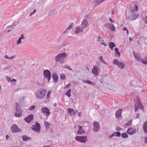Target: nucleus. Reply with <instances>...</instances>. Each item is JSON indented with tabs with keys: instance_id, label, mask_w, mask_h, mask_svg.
Listing matches in <instances>:
<instances>
[{
	"instance_id": "obj_27",
	"label": "nucleus",
	"mask_w": 147,
	"mask_h": 147,
	"mask_svg": "<svg viewBox=\"0 0 147 147\" xmlns=\"http://www.w3.org/2000/svg\"><path fill=\"white\" fill-rule=\"evenodd\" d=\"M145 59H142L141 62L143 64L147 65V57H145Z\"/></svg>"
},
{
	"instance_id": "obj_56",
	"label": "nucleus",
	"mask_w": 147,
	"mask_h": 147,
	"mask_svg": "<svg viewBox=\"0 0 147 147\" xmlns=\"http://www.w3.org/2000/svg\"><path fill=\"white\" fill-rule=\"evenodd\" d=\"M109 21H110L111 22L113 23V22H114L113 20H112L111 18H109Z\"/></svg>"
},
{
	"instance_id": "obj_60",
	"label": "nucleus",
	"mask_w": 147,
	"mask_h": 147,
	"mask_svg": "<svg viewBox=\"0 0 147 147\" xmlns=\"http://www.w3.org/2000/svg\"><path fill=\"white\" fill-rule=\"evenodd\" d=\"M139 116V115L138 114H137V116L136 117V119H138Z\"/></svg>"
},
{
	"instance_id": "obj_45",
	"label": "nucleus",
	"mask_w": 147,
	"mask_h": 147,
	"mask_svg": "<svg viewBox=\"0 0 147 147\" xmlns=\"http://www.w3.org/2000/svg\"><path fill=\"white\" fill-rule=\"evenodd\" d=\"M6 78L8 82H11V78L10 77H8L7 76H6Z\"/></svg>"
},
{
	"instance_id": "obj_38",
	"label": "nucleus",
	"mask_w": 147,
	"mask_h": 147,
	"mask_svg": "<svg viewBox=\"0 0 147 147\" xmlns=\"http://www.w3.org/2000/svg\"><path fill=\"white\" fill-rule=\"evenodd\" d=\"M65 68H66L67 69H68L70 70L71 71L72 70V69H71V68H70V67L69 66L67 65H65Z\"/></svg>"
},
{
	"instance_id": "obj_50",
	"label": "nucleus",
	"mask_w": 147,
	"mask_h": 147,
	"mask_svg": "<svg viewBox=\"0 0 147 147\" xmlns=\"http://www.w3.org/2000/svg\"><path fill=\"white\" fill-rule=\"evenodd\" d=\"M82 81L84 83L87 84L88 80H82Z\"/></svg>"
},
{
	"instance_id": "obj_48",
	"label": "nucleus",
	"mask_w": 147,
	"mask_h": 147,
	"mask_svg": "<svg viewBox=\"0 0 147 147\" xmlns=\"http://www.w3.org/2000/svg\"><path fill=\"white\" fill-rule=\"evenodd\" d=\"M101 37L100 36H98L97 38V41L98 42L100 41L101 40Z\"/></svg>"
},
{
	"instance_id": "obj_24",
	"label": "nucleus",
	"mask_w": 147,
	"mask_h": 147,
	"mask_svg": "<svg viewBox=\"0 0 147 147\" xmlns=\"http://www.w3.org/2000/svg\"><path fill=\"white\" fill-rule=\"evenodd\" d=\"M143 129L144 131L147 134V121L144 123L143 126Z\"/></svg>"
},
{
	"instance_id": "obj_8",
	"label": "nucleus",
	"mask_w": 147,
	"mask_h": 147,
	"mask_svg": "<svg viewBox=\"0 0 147 147\" xmlns=\"http://www.w3.org/2000/svg\"><path fill=\"white\" fill-rule=\"evenodd\" d=\"M42 113L44 116L48 117V116L51 114L49 110L46 107H43L41 109Z\"/></svg>"
},
{
	"instance_id": "obj_34",
	"label": "nucleus",
	"mask_w": 147,
	"mask_h": 147,
	"mask_svg": "<svg viewBox=\"0 0 147 147\" xmlns=\"http://www.w3.org/2000/svg\"><path fill=\"white\" fill-rule=\"evenodd\" d=\"M115 51L117 55H118L119 57L120 56V53L118 51V49L117 48L115 49Z\"/></svg>"
},
{
	"instance_id": "obj_53",
	"label": "nucleus",
	"mask_w": 147,
	"mask_h": 147,
	"mask_svg": "<svg viewBox=\"0 0 147 147\" xmlns=\"http://www.w3.org/2000/svg\"><path fill=\"white\" fill-rule=\"evenodd\" d=\"M122 30L124 31H126L127 30V28L125 27H123L122 28Z\"/></svg>"
},
{
	"instance_id": "obj_28",
	"label": "nucleus",
	"mask_w": 147,
	"mask_h": 147,
	"mask_svg": "<svg viewBox=\"0 0 147 147\" xmlns=\"http://www.w3.org/2000/svg\"><path fill=\"white\" fill-rule=\"evenodd\" d=\"M60 78L62 80H65L66 79L65 75L63 74H60Z\"/></svg>"
},
{
	"instance_id": "obj_46",
	"label": "nucleus",
	"mask_w": 147,
	"mask_h": 147,
	"mask_svg": "<svg viewBox=\"0 0 147 147\" xmlns=\"http://www.w3.org/2000/svg\"><path fill=\"white\" fill-rule=\"evenodd\" d=\"M36 10L35 9L34 11H33L32 12V13H31V12L30 13V16H31L34 13H35V12H36Z\"/></svg>"
},
{
	"instance_id": "obj_47",
	"label": "nucleus",
	"mask_w": 147,
	"mask_h": 147,
	"mask_svg": "<svg viewBox=\"0 0 147 147\" xmlns=\"http://www.w3.org/2000/svg\"><path fill=\"white\" fill-rule=\"evenodd\" d=\"M99 59L100 61L101 62L102 61L104 60L103 59V58L102 56H101L100 57Z\"/></svg>"
},
{
	"instance_id": "obj_51",
	"label": "nucleus",
	"mask_w": 147,
	"mask_h": 147,
	"mask_svg": "<svg viewBox=\"0 0 147 147\" xmlns=\"http://www.w3.org/2000/svg\"><path fill=\"white\" fill-rule=\"evenodd\" d=\"M88 17V15H86L84 17V20L86 19V20H87V18Z\"/></svg>"
},
{
	"instance_id": "obj_32",
	"label": "nucleus",
	"mask_w": 147,
	"mask_h": 147,
	"mask_svg": "<svg viewBox=\"0 0 147 147\" xmlns=\"http://www.w3.org/2000/svg\"><path fill=\"white\" fill-rule=\"evenodd\" d=\"M121 137L123 138H126L128 137V136L126 133H125L122 134Z\"/></svg>"
},
{
	"instance_id": "obj_3",
	"label": "nucleus",
	"mask_w": 147,
	"mask_h": 147,
	"mask_svg": "<svg viewBox=\"0 0 147 147\" xmlns=\"http://www.w3.org/2000/svg\"><path fill=\"white\" fill-rule=\"evenodd\" d=\"M140 107L143 111L144 110V107L142 105L140 102V100L138 97H136V100L135 101V112L137 111L138 109Z\"/></svg>"
},
{
	"instance_id": "obj_63",
	"label": "nucleus",
	"mask_w": 147,
	"mask_h": 147,
	"mask_svg": "<svg viewBox=\"0 0 147 147\" xmlns=\"http://www.w3.org/2000/svg\"><path fill=\"white\" fill-rule=\"evenodd\" d=\"M9 137V136L8 135H7L6 136V138L7 140L8 139V138Z\"/></svg>"
},
{
	"instance_id": "obj_61",
	"label": "nucleus",
	"mask_w": 147,
	"mask_h": 147,
	"mask_svg": "<svg viewBox=\"0 0 147 147\" xmlns=\"http://www.w3.org/2000/svg\"><path fill=\"white\" fill-rule=\"evenodd\" d=\"M67 31H68L67 30H66L63 32V34L66 33Z\"/></svg>"
},
{
	"instance_id": "obj_62",
	"label": "nucleus",
	"mask_w": 147,
	"mask_h": 147,
	"mask_svg": "<svg viewBox=\"0 0 147 147\" xmlns=\"http://www.w3.org/2000/svg\"><path fill=\"white\" fill-rule=\"evenodd\" d=\"M103 63L106 64L107 65H108L106 63L104 60L102 61Z\"/></svg>"
},
{
	"instance_id": "obj_9",
	"label": "nucleus",
	"mask_w": 147,
	"mask_h": 147,
	"mask_svg": "<svg viewBox=\"0 0 147 147\" xmlns=\"http://www.w3.org/2000/svg\"><path fill=\"white\" fill-rule=\"evenodd\" d=\"M105 26H106L107 28L110 29L112 31H114L115 30V27L113 25L110 23H107L105 25Z\"/></svg>"
},
{
	"instance_id": "obj_55",
	"label": "nucleus",
	"mask_w": 147,
	"mask_h": 147,
	"mask_svg": "<svg viewBox=\"0 0 147 147\" xmlns=\"http://www.w3.org/2000/svg\"><path fill=\"white\" fill-rule=\"evenodd\" d=\"M21 37H20V38L22 39L24 38V36L22 34H21Z\"/></svg>"
},
{
	"instance_id": "obj_13",
	"label": "nucleus",
	"mask_w": 147,
	"mask_h": 147,
	"mask_svg": "<svg viewBox=\"0 0 147 147\" xmlns=\"http://www.w3.org/2000/svg\"><path fill=\"white\" fill-rule=\"evenodd\" d=\"M33 119V116L32 115H30L27 117L24 118L25 120L28 123H29Z\"/></svg>"
},
{
	"instance_id": "obj_25",
	"label": "nucleus",
	"mask_w": 147,
	"mask_h": 147,
	"mask_svg": "<svg viewBox=\"0 0 147 147\" xmlns=\"http://www.w3.org/2000/svg\"><path fill=\"white\" fill-rule=\"evenodd\" d=\"M132 122V120H130L128 122L126 123L124 125V127L125 128H127V127L130 125L131 124Z\"/></svg>"
},
{
	"instance_id": "obj_30",
	"label": "nucleus",
	"mask_w": 147,
	"mask_h": 147,
	"mask_svg": "<svg viewBox=\"0 0 147 147\" xmlns=\"http://www.w3.org/2000/svg\"><path fill=\"white\" fill-rule=\"evenodd\" d=\"M44 124L47 128H49V127L51 125L47 121L45 122Z\"/></svg>"
},
{
	"instance_id": "obj_2",
	"label": "nucleus",
	"mask_w": 147,
	"mask_h": 147,
	"mask_svg": "<svg viewBox=\"0 0 147 147\" xmlns=\"http://www.w3.org/2000/svg\"><path fill=\"white\" fill-rule=\"evenodd\" d=\"M67 56V54L64 52L57 55L55 57V60L56 62L63 63V59Z\"/></svg>"
},
{
	"instance_id": "obj_64",
	"label": "nucleus",
	"mask_w": 147,
	"mask_h": 147,
	"mask_svg": "<svg viewBox=\"0 0 147 147\" xmlns=\"http://www.w3.org/2000/svg\"><path fill=\"white\" fill-rule=\"evenodd\" d=\"M129 40L130 41H131L132 40V38L131 37H130L129 38Z\"/></svg>"
},
{
	"instance_id": "obj_12",
	"label": "nucleus",
	"mask_w": 147,
	"mask_h": 147,
	"mask_svg": "<svg viewBox=\"0 0 147 147\" xmlns=\"http://www.w3.org/2000/svg\"><path fill=\"white\" fill-rule=\"evenodd\" d=\"M93 125V131H98L99 129V125L98 123L97 122H94Z\"/></svg>"
},
{
	"instance_id": "obj_59",
	"label": "nucleus",
	"mask_w": 147,
	"mask_h": 147,
	"mask_svg": "<svg viewBox=\"0 0 147 147\" xmlns=\"http://www.w3.org/2000/svg\"><path fill=\"white\" fill-rule=\"evenodd\" d=\"M145 143L147 142V138H145Z\"/></svg>"
},
{
	"instance_id": "obj_10",
	"label": "nucleus",
	"mask_w": 147,
	"mask_h": 147,
	"mask_svg": "<svg viewBox=\"0 0 147 147\" xmlns=\"http://www.w3.org/2000/svg\"><path fill=\"white\" fill-rule=\"evenodd\" d=\"M11 130L13 133L21 131V130L16 124H14L11 127Z\"/></svg>"
},
{
	"instance_id": "obj_21",
	"label": "nucleus",
	"mask_w": 147,
	"mask_h": 147,
	"mask_svg": "<svg viewBox=\"0 0 147 147\" xmlns=\"http://www.w3.org/2000/svg\"><path fill=\"white\" fill-rule=\"evenodd\" d=\"M68 113L70 116H74L75 114V112L73 109H68Z\"/></svg>"
},
{
	"instance_id": "obj_11",
	"label": "nucleus",
	"mask_w": 147,
	"mask_h": 147,
	"mask_svg": "<svg viewBox=\"0 0 147 147\" xmlns=\"http://www.w3.org/2000/svg\"><path fill=\"white\" fill-rule=\"evenodd\" d=\"M81 25L82 28L84 29L88 27V24L87 20H86V19L84 20L82 22Z\"/></svg>"
},
{
	"instance_id": "obj_54",
	"label": "nucleus",
	"mask_w": 147,
	"mask_h": 147,
	"mask_svg": "<svg viewBox=\"0 0 147 147\" xmlns=\"http://www.w3.org/2000/svg\"><path fill=\"white\" fill-rule=\"evenodd\" d=\"M121 128H120L119 127H117L116 128V129L117 131H119L121 130Z\"/></svg>"
},
{
	"instance_id": "obj_35",
	"label": "nucleus",
	"mask_w": 147,
	"mask_h": 147,
	"mask_svg": "<svg viewBox=\"0 0 147 147\" xmlns=\"http://www.w3.org/2000/svg\"><path fill=\"white\" fill-rule=\"evenodd\" d=\"M134 56L135 57V58L139 61H140L141 60L140 58L138 56H136L134 53Z\"/></svg>"
},
{
	"instance_id": "obj_5",
	"label": "nucleus",
	"mask_w": 147,
	"mask_h": 147,
	"mask_svg": "<svg viewBox=\"0 0 147 147\" xmlns=\"http://www.w3.org/2000/svg\"><path fill=\"white\" fill-rule=\"evenodd\" d=\"M43 74L44 78L48 80V81L49 82L51 78L50 72L49 70H45L44 71Z\"/></svg>"
},
{
	"instance_id": "obj_52",
	"label": "nucleus",
	"mask_w": 147,
	"mask_h": 147,
	"mask_svg": "<svg viewBox=\"0 0 147 147\" xmlns=\"http://www.w3.org/2000/svg\"><path fill=\"white\" fill-rule=\"evenodd\" d=\"M16 81V80L15 79H12L11 81V82H15Z\"/></svg>"
},
{
	"instance_id": "obj_58",
	"label": "nucleus",
	"mask_w": 147,
	"mask_h": 147,
	"mask_svg": "<svg viewBox=\"0 0 147 147\" xmlns=\"http://www.w3.org/2000/svg\"><path fill=\"white\" fill-rule=\"evenodd\" d=\"M51 92H48L47 94V96L48 98L49 97V96L50 95Z\"/></svg>"
},
{
	"instance_id": "obj_17",
	"label": "nucleus",
	"mask_w": 147,
	"mask_h": 147,
	"mask_svg": "<svg viewBox=\"0 0 147 147\" xmlns=\"http://www.w3.org/2000/svg\"><path fill=\"white\" fill-rule=\"evenodd\" d=\"M45 92H37L36 95L37 98H42L45 96Z\"/></svg>"
},
{
	"instance_id": "obj_14",
	"label": "nucleus",
	"mask_w": 147,
	"mask_h": 147,
	"mask_svg": "<svg viewBox=\"0 0 147 147\" xmlns=\"http://www.w3.org/2000/svg\"><path fill=\"white\" fill-rule=\"evenodd\" d=\"M92 72L96 76H97L98 75V70L97 66H94L92 70Z\"/></svg>"
},
{
	"instance_id": "obj_49",
	"label": "nucleus",
	"mask_w": 147,
	"mask_h": 147,
	"mask_svg": "<svg viewBox=\"0 0 147 147\" xmlns=\"http://www.w3.org/2000/svg\"><path fill=\"white\" fill-rule=\"evenodd\" d=\"M65 95L68 96L69 97L71 96L70 92H66Z\"/></svg>"
},
{
	"instance_id": "obj_29",
	"label": "nucleus",
	"mask_w": 147,
	"mask_h": 147,
	"mask_svg": "<svg viewBox=\"0 0 147 147\" xmlns=\"http://www.w3.org/2000/svg\"><path fill=\"white\" fill-rule=\"evenodd\" d=\"M109 47L113 48L114 47H115L116 45L113 42H111L109 43Z\"/></svg>"
},
{
	"instance_id": "obj_7",
	"label": "nucleus",
	"mask_w": 147,
	"mask_h": 147,
	"mask_svg": "<svg viewBox=\"0 0 147 147\" xmlns=\"http://www.w3.org/2000/svg\"><path fill=\"white\" fill-rule=\"evenodd\" d=\"M113 63L117 65L119 67L122 69L124 68L125 65L124 63L120 62L116 59H115L113 61Z\"/></svg>"
},
{
	"instance_id": "obj_18",
	"label": "nucleus",
	"mask_w": 147,
	"mask_h": 147,
	"mask_svg": "<svg viewBox=\"0 0 147 147\" xmlns=\"http://www.w3.org/2000/svg\"><path fill=\"white\" fill-rule=\"evenodd\" d=\"M122 111V109H120L117 111L115 116L117 119H119L120 117L121 116Z\"/></svg>"
},
{
	"instance_id": "obj_40",
	"label": "nucleus",
	"mask_w": 147,
	"mask_h": 147,
	"mask_svg": "<svg viewBox=\"0 0 147 147\" xmlns=\"http://www.w3.org/2000/svg\"><path fill=\"white\" fill-rule=\"evenodd\" d=\"M144 22L145 24H147V16H146L143 19Z\"/></svg>"
},
{
	"instance_id": "obj_42",
	"label": "nucleus",
	"mask_w": 147,
	"mask_h": 147,
	"mask_svg": "<svg viewBox=\"0 0 147 147\" xmlns=\"http://www.w3.org/2000/svg\"><path fill=\"white\" fill-rule=\"evenodd\" d=\"M88 84H91V85H94L95 84V83L94 82H92L91 81L88 80Z\"/></svg>"
},
{
	"instance_id": "obj_44",
	"label": "nucleus",
	"mask_w": 147,
	"mask_h": 147,
	"mask_svg": "<svg viewBox=\"0 0 147 147\" xmlns=\"http://www.w3.org/2000/svg\"><path fill=\"white\" fill-rule=\"evenodd\" d=\"M71 85V84H67L65 87V88H66V89H67L69 88L70 86Z\"/></svg>"
},
{
	"instance_id": "obj_36",
	"label": "nucleus",
	"mask_w": 147,
	"mask_h": 147,
	"mask_svg": "<svg viewBox=\"0 0 147 147\" xmlns=\"http://www.w3.org/2000/svg\"><path fill=\"white\" fill-rule=\"evenodd\" d=\"M100 43L101 44L105 46H107V44L103 40H102Z\"/></svg>"
},
{
	"instance_id": "obj_20",
	"label": "nucleus",
	"mask_w": 147,
	"mask_h": 147,
	"mask_svg": "<svg viewBox=\"0 0 147 147\" xmlns=\"http://www.w3.org/2000/svg\"><path fill=\"white\" fill-rule=\"evenodd\" d=\"M79 130L77 131V133L79 134H81L83 133H85V131L82 128V127L79 125L78 126Z\"/></svg>"
},
{
	"instance_id": "obj_31",
	"label": "nucleus",
	"mask_w": 147,
	"mask_h": 147,
	"mask_svg": "<svg viewBox=\"0 0 147 147\" xmlns=\"http://www.w3.org/2000/svg\"><path fill=\"white\" fill-rule=\"evenodd\" d=\"M16 26V24H13L11 26H8L7 27V28H11V29H12V30Z\"/></svg>"
},
{
	"instance_id": "obj_37",
	"label": "nucleus",
	"mask_w": 147,
	"mask_h": 147,
	"mask_svg": "<svg viewBox=\"0 0 147 147\" xmlns=\"http://www.w3.org/2000/svg\"><path fill=\"white\" fill-rule=\"evenodd\" d=\"M35 108V106H32L29 108V109L30 110H33Z\"/></svg>"
},
{
	"instance_id": "obj_15",
	"label": "nucleus",
	"mask_w": 147,
	"mask_h": 147,
	"mask_svg": "<svg viewBox=\"0 0 147 147\" xmlns=\"http://www.w3.org/2000/svg\"><path fill=\"white\" fill-rule=\"evenodd\" d=\"M33 129L35 131H38L40 130V126L39 124L38 123H36L32 127Z\"/></svg>"
},
{
	"instance_id": "obj_26",
	"label": "nucleus",
	"mask_w": 147,
	"mask_h": 147,
	"mask_svg": "<svg viewBox=\"0 0 147 147\" xmlns=\"http://www.w3.org/2000/svg\"><path fill=\"white\" fill-rule=\"evenodd\" d=\"M14 56H12L11 57H9L7 55H5L4 56V58L5 59H12L14 58Z\"/></svg>"
},
{
	"instance_id": "obj_57",
	"label": "nucleus",
	"mask_w": 147,
	"mask_h": 147,
	"mask_svg": "<svg viewBox=\"0 0 147 147\" xmlns=\"http://www.w3.org/2000/svg\"><path fill=\"white\" fill-rule=\"evenodd\" d=\"M81 112H79L78 114V115L80 117L81 115Z\"/></svg>"
},
{
	"instance_id": "obj_4",
	"label": "nucleus",
	"mask_w": 147,
	"mask_h": 147,
	"mask_svg": "<svg viewBox=\"0 0 147 147\" xmlns=\"http://www.w3.org/2000/svg\"><path fill=\"white\" fill-rule=\"evenodd\" d=\"M20 107L18 103H16V112L15 116L16 117H20L22 115V111L20 109Z\"/></svg>"
},
{
	"instance_id": "obj_39",
	"label": "nucleus",
	"mask_w": 147,
	"mask_h": 147,
	"mask_svg": "<svg viewBox=\"0 0 147 147\" xmlns=\"http://www.w3.org/2000/svg\"><path fill=\"white\" fill-rule=\"evenodd\" d=\"M73 28V26H71V25H69V26L66 29L68 31H69L70 30L72 29Z\"/></svg>"
},
{
	"instance_id": "obj_22",
	"label": "nucleus",
	"mask_w": 147,
	"mask_h": 147,
	"mask_svg": "<svg viewBox=\"0 0 147 147\" xmlns=\"http://www.w3.org/2000/svg\"><path fill=\"white\" fill-rule=\"evenodd\" d=\"M52 77L54 81L55 82H57L58 80V77L56 73H54L52 75Z\"/></svg>"
},
{
	"instance_id": "obj_16",
	"label": "nucleus",
	"mask_w": 147,
	"mask_h": 147,
	"mask_svg": "<svg viewBox=\"0 0 147 147\" xmlns=\"http://www.w3.org/2000/svg\"><path fill=\"white\" fill-rule=\"evenodd\" d=\"M136 129L129 127L127 130V133L130 135H132L136 133Z\"/></svg>"
},
{
	"instance_id": "obj_6",
	"label": "nucleus",
	"mask_w": 147,
	"mask_h": 147,
	"mask_svg": "<svg viewBox=\"0 0 147 147\" xmlns=\"http://www.w3.org/2000/svg\"><path fill=\"white\" fill-rule=\"evenodd\" d=\"M75 139L76 140L82 143H85L87 141V138L86 136H77Z\"/></svg>"
},
{
	"instance_id": "obj_41",
	"label": "nucleus",
	"mask_w": 147,
	"mask_h": 147,
	"mask_svg": "<svg viewBox=\"0 0 147 147\" xmlns=\"http://www.w3.org/2000/svg\"><path fill=\"white\" fill-rule=\"evenodd\" d=\"M22 39L20 38L18 40L17 42V45H18V44H20L21 43V40Z\"/></svg>"
},
{
	"instance_id": "obj_1",
	"label": "nucleus",
	"mask_w": 147,
	"mask_h": 147,
	"mask_svg": "<svg viewBox=\"0 0 147 147\" xmlns=\"http://www.w3.org/2000/svg\"><path fill=\"white\" fill-rule=\"evenodd\" d=\"M136 9L132 10L129 12L128 16V19L131 20H133L136 19L138 17L137 11L138 9V7L135 5Z\"/></svg>"
},
{
	"instance_id": "obj_19",
	"label": "nucleus",
	"mask_w": 147,
	"mask_h": 147,
	"mask_svg": "<svg viewBox=\"0 0 147 147\" xmlns=\"http://www.w3.org/2000/svg\"><path fill=\"white\" fill-rule=\"evenodd\" d=\"M84 29L83 28L82 26H79L76 28L75 32L77 34L80 32H82L84 31Z\"/></svg>"
},
{
	"instance_id": "obj_23",
	"label": "nucleus",
	"mask_w": 147,
	"mask_h": 147,
	"mask_svg": "<svg viewBox=\"0 0 147 147\" xmlns=\"http://www.w3.org/2000/svg\"><path fill=\"white\" fill-rule=\"evenodd\" d=\"M121 134L120 133L117 132H115L114 133V134H112L111 136H109L110 138H111L112 137L114 136H118L119 137L121 135Z\"/></svg>"
},
{
	"instance_id": "obj_43",
	"label": "nucleus",
	"mask_w": 147,
	"mask_h": 147,
	"mask_svg": "<svg viewBox=\"0 0 147 147\" xmlns=\"http://www.w3.org/2000/svg\"><path fill=\"white\" fill-rule=\"evenodd\" d=\"M55 11V10H52L50 11H49L48 14V15L49 16H51L53 12H54Z\"/></svg>"
},
{
	"instance_id": "obj_33",
	"label": "nucleus",
	"mask_w": 147,
	"mask_h": 147,
	"mask_svg": "<svg viewBox=\"0 0 147 147\" xmlns=\"http://www.w3.org/2000/svg\"><path fill=\"white\" fill-rule=\"evenodd\" d=\"M22 138L24 141H26L29 140V138L26 136H23Z\"/></svg>"
}]
</instances>
